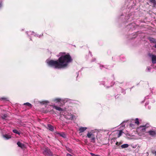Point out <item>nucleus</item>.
I'll use <instances>...</instances> for the list:
<instances>
[{
    "instance_id": "f257e3e1",
    "label": "nucleus",
    "mask_w": 156,
    "mask_h": 156,
    "mask_svg": "<svg viewBox=\"0 0 156 156\" xmlns=\"http://www.w3.org/2000/svg\"><path fill=\"white\" fill-rule=\"evenodd\" d=\"M60 55L61 56L59 58L58 60H47L46 62L48 65L55 69L64 68L66 67L68 64L72 60L69 54L61 53Z\"/></svg>"
},
{
    "instance_id": "f03ea898",
    "label": "nucleus",
    "mask_w": 156,
    "mask_h": 156,
    "mask_svg": "<svg viewBox=\"0 0 156 156\" xmlns=\"http://www.w3.org/2000/svg\"><path fill=\"white\" fill-rule=\"evenodd\" d=\"M64 117L66 119L72 120L75 118V116L71 113L66 112L64 115Z\"/></svg>"
},
{
    "instance_id": "7ed1b4c3",
    "label": "nucleus",
    "mask_w": 156,
    "mask_h": 156,
    "mask_svg": "<svg viewBox=\"0 0 156 156\" xmlns=\"http://www.w3.org/2000/svg\"><path fill=\"white\" fill-rule=\"evenodd\" d=\"M43 153L44 154L49 156H52L53 154L50 150L48 148H45L44 150Z\"/></svg>"
},
{
    "instance_id": "20e7f679",
    "label": "nucleus",
    "mask_w": 156,
    "mask_h": 156,
    "mask_svg": "<svg viewBox=\"0 0 156 156\" xmlns=\"http://www.w3.org/2000/svg\"><path fill=\"white\" fill-rule=\"evenodd\" d=\"M147 126V125H146L144 126H140L137 128V130L139 132H144L146 131V128L148 127Z\"/></svg>"
},
{
    "instance_id": "39448f33",
    "label": "nucleus",
    "mask_w": 156,
    "mask_h": 156,
    "mask_svg": "<svg viewBox=\"0 0 156 156\" xmlns=\"http://www.w3.org/2000/svg\"><path fill=\"white\" fill-rule=\"evenodd\" d=\"M149 56L151 58L152 62L153 63H156V56L151 54H149Z\"/></svg>"
},
{
    "instance_id": "423d86ee",
    "label": "nucleus",
    "mask_w": 156,
    "mask_h": 156,
    "mask_svg": "<svg viewBox=\"0 0 156 156\" xmlns=\"http://www.w3.org/2000/svg\"><path fill=\"white\" fill-rule=\"evenodd\" d=\"M147 133H148L149 135L151 136H156V133L154 131L150 130Z\"/></svg>"
},
{
    "instance_id": "0eeeda50",
    "label": "nucleus",
    "mask_w": 156,
    "mask_h": 156,
    "mask_svg": "<svg viewBox=\"0 0 156 156\" xmlns=\"http://www.w3.org/2000/svg\"><path fill=\"white\" fill-rule=\"evenodd\" d=\"M53 101H54L56 102H60L61 101H67L66 100V99H62L60 98H56V99H54Z\"/></svg>"
},
{
    "instance_id": "6e6552de",
    "label": "nucleus",
    "mask_w": 156,
    "mask_h": 156,
    "mask_svg": "<svg viewBox=\"0 0 156 156\" xmlns=\"http://www.w3.org/2000/svg\"><path fill=\"white\" fill-rule=\"evenodd\" d=\"M52 106L53 108L57 110H58L59 111H63V109L61 108L60 107H59L57 106H55V105H52Z\"/></svg>"
},
{
    "instance_id": "1a4fd4ad",
    "label": "nucleus",
    "mask_w": 156,
    "mask_h": 156,
    "mask_svg": "<svg viewBox=\"0 0 156 156\" xmlns=\"http://www.w3.org/2000/svg\"><path fill=\"white\" fill-rule=\"evenodd\" d=\"M3 137L5 140H8L11 138V136L9 135L8 134H3Z\"/></svg>"
},
{
    "instance_id": "9d476101",
    "label": "nucleus",
    "mask_w": 156,
    "mask_h": 156,
    "mask_svg": "<svg viewBox=\"0 0 156 156\" xmlns=\"http://www.w3.org/2000/svg\"><path fill=\"white\" fill-rule=\"evenodd\" d=\"M87 129V128L86 127H80L79 129V131H80L79 133H81L84 132Z\"/></svg>"
},
{
    "instance_id": "9b49d317",
    "label": "nucleus",
    "mask_w": 156,
    "mask_h": 156,
    "mask_svg": "<svg viewBox=\"0 0 156 156\" xmlns=\"http://www.w3.org/2000/svg\"><path fill=\"white\" fill-rule=\"evenodd\" d=\"M17 145H18V146L19 147H20L22 148H24L25 147V145H24V144H23L22 143H21V142H20L19 141L17 142Z\"/></svg>"
},
{
    "instance_id": "f8f14e48",
    "label": "nucleus",
    "mask_w": 156,
    "mask_h": 156,
    "mask_svg": "<svg viewBox=\"0 0 156 156\" xmlns=\"http://www.w3.org/2000/svg\"><path fill=\"white\" fill-rule=\"evenodd\" d=\"M94 136V134L91 132H88L87 134V136L88 138H90Z\"/></svg>"
},
{
    "instance_id": "ddd939ff",
    "label": "nucleus",
    "mask_w": 156,
    "mask_h": 156,
    "mask_svg": "<svg viewBox=\"0 0 156 156\" xmlns=\"http://www.w3.org/2000/svg\"><path fill=\"white\" fill-rule=\"evenodd\" d=\"M48 128L51 131H54V127L50 124L48 125Z\"/></svg>"
},
{
    "instance_id": "4468645a",
    "label": "nucleus",
    "mask_w": 156,
    "mask_h": 156,
    "mask_svg": "<svg viewBox=\"0 0 156 156\" xmlns=\"http://www.w3.org/2000/svg\"><path fill=\"white\" fill-rule=\"evenodd\" d=\"M116 132V134L118 135L117 136L118 137H119L122 135V133H123L122 130H118Z\"/></svg>"
},
{
    "instance_id": "2eb2a0df",
    "label": "nucleus",
    "mask_w": 156,
    "mask_h": 156,
    "mask_svg": "<svg viewBox=\"0 0 156 156\" xmlns=\"http://www.w3.org/2000/svg\"><path fill=\"white\" fill-rule=\"evenodd\" d=\"M26 33L28 36L30 35H33L34 36H36L37 35V34H36L33 31L31 32L30 31L27 32Z\"/></svg>"
},
{
    "instance_id": "dca6fc26",
    "label": "nucleus",
    "mask_w": 156,
    "mask_h": 156,
    "mask_svg": "<svg viewBox=\"0 0 156 156\" xmlns=\"http://www.w3.org/2000/svg\"><path fill=\"white\" fill-rule=\"evenodd\" d=\"M133 122H134L137 125H139V122L138 118H136L135 120H133Z\"/></svg>"
},
{
    "instance_id": "f3484780",
    "label": "nucleus",
    "mask_w": 156,
    "mask_h": 156,
    "mask_svg": "<svg viewBox=\"0 0 156 156\" xmlns=\"http://www.w3.org/2000/svg\"><path fill=\"white\" fill-rule=\"evenodd\" d=\"M129 145L128 144H124L121 146V147L122 148H127L129 147Z\"/></svg>"
},
{
    "instance_id": "a211bd4d",
    "label": "nucleus",
    "mask_w": 156,
    "mask_h": 156,
    "mask_svg": "<svg viewBox=\"0 0 156 156\" xmlns=\"http://www.w3.org/2000/svg\"><path fill=\"white\" fill-rule=\"evenodd\" d=\"M7 116V115L6 114H4L2 116V118L3 119H6Z\"/></svg>"
},
{
    "instance_id": "6ab92c4d",
    "label": "nucleus",
    "mask_w": 156,
    "mask_h": 156,
    "mask_svg": "<svg viewBox=\"0 0 156 156\" xmlns=\"http://www.w3.org/2000/svg\"><path fill=\"white\" fill-rule=\"evenodd\" d=\"M58 134L60 136L63 138H65L66 137V135L63 133H59Z\"/></svg>"
},
{
    "instance_id": "aec40b11",
    "label": "nucleus",
    "mask_w": 156,
    "mask_h": 156,
    "mask_svg": "<svg viewBox=\"0 0 156 156\" xmlns=\"http://www.w3.org/2000/svg\"><path fill=\"white\" fill-rule=\"evenodd\" d=\"M91 142L94 143L95 141V138L94 136L91 137Z\"/></svg>"
},
{
    "instance_id": "412c9836",
    "label": "nucleus",
    "mask_w": 156,
    "mask_h": 156,
    "mask_svg": "<svg viewBox=\"0 0 156 156\" xmlns=\"http://www.w3.org/2000/svg\"><path fill=\"white\" fill-rule=\"evenodd\" d=\"M12 131L14 133H15L16 134H18V135H20V133L16 129H13V130H12Z\"/></svg>"
},
{
    "instance_id": "4be33fe9",
    "label": "nucleus",
    "mask_w": 156,
    "mask_h": 156,
    "mask_svg": "<svg viewBox=\"0 0 156 156\" xmlns=\"http://www.w3.org/2000/svg\"><path fill=\"white\" fill-rule=\"evenodd\" d=\"M150 1L153 4L154 6H156V1L155 0H151Z\"/></svg>"
},
{
    "instance_id": "5701e85b",
    "label": "nucleus",
    "mask_w": 156,
    "mask_h": 156,
    "mask_svg": "<svg viewBox=\"0 0 156 156\" xmlns=\"http://www.w3.org/2000/svg\"><path fill=\"white\" fill-rule=\"evenodd\" d=\"M23 105H27L29 107H31V105H31L30 103H29L28 102H27V103H24L23 104Z\"/></svg>"
},
{
    "instance_id": "b1692460",
    "label": "nucleus",
    "mask_w": 156,
    "mask_h": 156,
    "mask_svg": "<svg viewBox=\"0 0 156 156\" xmlns=\"http://www.w3.org/2000/svg\"><path fill=\"white\" fill-rule=\"evenodd\" d=\"M152 40H151V41H152L153 42L156 43V44L154 46L155 48H156V42L155 41V40L154 39H152Z\"/></svg>"
},
{
    "instance_id": "393cba45",
    "label": "nucleus",
    "mask_w": 156,
    "mask_h": 156,
    "mask_svg": "<svg viewBox=\"0 0 156 156\" xmlns=\"http://www.w3.org/2000/svg\"><path fill=\"white\" fill-rule=\"evenodd\" d=\"M90 154L92 156H100L98 155L92 153H90Z\"/></svg>"
},
{
    "instance_id": "a878e982",
    "label": "nucleus",
    "mask_w": 156,
    "mask_h": 156,
    "mask_svg": "<svg viewBox=\"0 0 156 156\" xmlns=\"http://www.w3.org/2000/svg\"><path fill=\"white\" fill-rule=\"evenodd\" d=\"M122 143L121 142H119V143L118 142H116V144L117 146H119Z\"/></svg>"
},
{
    "instance_id": "bb28decb",
    "label": "nucleus",
    "mask_w": 156,
    "mask_h": 156,
    "mask_svg": "<svg viewBox=\"0 0 156 156\" xmlns=\"http://www.w3.org/2000/svg\"><path fill=\"white\" fill-rule=\"evenodd\" d=\"M150 69L151 68L149 67H147L146 70L147 72H149L150 71Z\"/></svg>"
},
{
    "instance_id": "cd10ccee",
    "label": "nucleus",
    "mask_w": 156,
    "mask_h": 156,
    "mask_svg": "<svg viewBox=\"0 0 156 156\" xmlns=\"http://www.w3.org/2000/svg\"><path fill=\"white\" fill-rule=\"evenodd\" d=\"M152 152L153 154H154L156 156V151L154 150L152 151Z\"/></svg>"
},
{
    "instance_id": "c85d7f7f",
    "label": "nucleus",
    "mask_w": 156,
    "mask_h": 156,
    "mask_svg": "<svg viewBox=\"0 0 156 156\" xmlns=\"http://www.w3.org/2000/svg\"><path fill=\"white\" fill-rule=\"evenodd\" d=\"M129 126L130 127H134V125L132 123H130L129 124Z\"/></svg>"
},
{
    "instance_id": "c756f323",
    "label": "nucleus",
    "mask_w": 156,
    "mask_h": 156,
    "mask_svg": "<svg viewBox=\"0 0 156 156\" xmlns=\"http://www.w3.org/2000/svg\"><path fill=\"white\" fill-rule=\"evenodd\" d=\"M66 156H73L71 155V154L68 153V154H67Z\"/></svg>"
},
{
    "instance_id": "7c9ffc66",
    "label": "nucleus",
    "mask_w": 156,
    "mask_h": 156,
    "mask_svg": "<svg viewBox=\"0 0 156 156\" xmlns=\"http://www.w3.org/2000/svg\"><path fill=\"white\" fill-rule=\"evenodd\" d=\"M44 103H49V101H44Z\"/></svg>"
},
{
    "instance_id": "2f4dec72",
    "label": "nucleus",
    "mask_w": 156,
    "mask_h": 156,
    "mask_svg": "<svg viewBox=\"0 0 156 156\" xmlns=\"http://www.w3.org/2000/svg\"><path fill=\"white\" fill-rule=\"evenodd\" d=\"M2 6V2H0V8Z\"/></svg>"
},
{
    "instance_id": "473e14b6",
    "label": "nucleus",
    "mask_w": 156,
    "mask_h": 156,
    "mask_svg": "<svg viewBox=\"0 0 156 156\" xmlns=\"http://www.w3.org/2000/svg\"><path fill=\"white\" fill-rule=\"evenodd\" d=\"M103 67V66H100V67H101V69H102V68H101V67Z\"/></svg>"
},
{
    "instance_id": "72a5a7b5",
    "label": "nucleus",
    "mask_w": 156,
    "mask_h": 156,
    "mask_svg": "<svg viewBox=\"0 0 156 156\" xmlns=\"http://www.w3.org/2000/svg\"><path fill=\"white\" fill-rule=\"evenodd\" d=\"M113 141H111V143L112 144V143H113Z\"/></svg>"
},
{
    "instance_id": "f704fd0d",
    "label": "nucleus",
    "mask_w": 156,
    "mask_h": 156,
    "mask_svg": "<svg viewBox=\"0 0 156 156\" xmlns=\"http://www.w3.org/2000/svg\"><path fill=\"white\" fill-rule=\"evenodd\" d=\"M123 123H122L121 124L122 126V125L123 126Z\"/></svg>"
},
{
    "instance_id": "c9c22d12",
    "label": "nucleus",
    "mask_w": 156,
    "mask_h": 156,
    "mask_svg": "<svg viewBox=\"0 0 156 156\" xmlns=\"http://www.w3.org/2000/svg\"><path fill=\"white\" fill-rule=\"evenodd\" d=\"M147 155H148L149 154L148 153H147Z\"/></svg>"
},
{
    "instance_id": "e433bc0d",
    "label": "nucleus",
    "mask_w": 156,
    "mask_h": 156,
    "mask_svg": "<svg viewBox=\"0 0 156 156\" xmlns=\"http://www.w3.org/2000/svg\"><path fill=\"white\" fill-rule=\"evenodd\" d=\"M114 142H115V140H114Z\"/></svg>"
},
{
    "instance_id": "4c0bfd02",
    "label": "nucleus",
    "mask_w": 156,
    "mask_h": 156,
    "mask_svg": "<svg viewBox=\"0 0 156 156\" xmlns=\"http://www.w3.org/2000/svg\"><path fill=\"white\" fill-rule=\"evenodd\" d=\"M110 86H111V87L112 86V85H111Z\"/></svg>"
}]
</instances>
